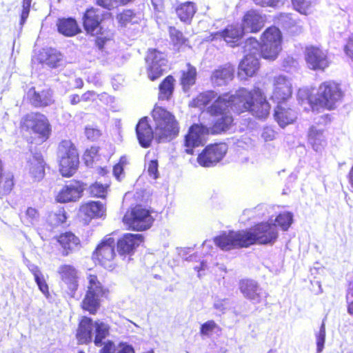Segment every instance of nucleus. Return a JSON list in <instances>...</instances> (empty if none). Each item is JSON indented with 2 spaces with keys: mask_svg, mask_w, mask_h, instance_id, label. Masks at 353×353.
<instances>
[{
  "mask_svg": "<svg viewBox=\"0 0 353 353\" xmlns=\"http://www.w3.org/2000/svg\"><path fill=\"white\" fill-rule=\"evenodd\" d=\"M143 240L141 234L126 233L117 241V251L122 256L130 255Z\"/></svg>",
  "mask_w": 353,
  "mask_h": 353,
  "instance_id": "18",
  "label": "nucleus"
},
{
  "mask_svg": "<svg viewBox=\"0 0 353 353\" xmlns=\"http://www.w3.org/2000/svg\"><path fill=\"white\" fill-rule=\"evenodd\" d=\"M307 141L312 148L316 152H321L327 145L323 130L315 126L310 128Z\"/></svg>",
  "mask_w": 353,
  "mask_h": 353,
  "instance_id": "26",
  "label": "nucleus"
},
{
  "mask_svg": "<svg viewBox=\"0 0 353 353\" xmlns=\"http://www.w3.org/2000/svg\"><path fill=\"white\" fill-rule=\"evenodd\" d=\"M102 14L99 9H88L83 17V23L86 32L92 35H98L101 32Z\"/></svg>",
  "mask_w": 353,
  "mask_h": 353,
  "instance_id": "17",
  "label": "nucleus"
},
{
  "mask_svg": "<svg viewBox=\"0 0 353 353\" xmlns=\"http://www.w3.org/2000/svg\"><path fill=\"white\" fill-rule=\"evenodd\" d=\"M57 272L62 281L65 285L68 294L71 296L78 288V271L72 265L63 264L58 268Z\"/></svg>",
  "mask_w": 353,
  "mask_h": 353,
  "instance_id": "15",
  "label": "nucleus"
},
{
  "mask_svg": "<svg viewBox=\"0 0 353 353\" xmlns=\"http://www.w3.org/2000/svg\"><path fill=\"white\" fill-rule=\"evenodd\" d=\"M278 23L285 29H290L296 26L299 22L294 15L289 13H281L278 17Z\"/></svg>",
  "mask_w": 353,
  "mask_h": 353,
  "instance_id": "41",
  "label": "nucleus"
},
{
  "mask_svg": "<svg viewBox=\"0 0 353 353\" xmlns=\"http://www.w3.org/2000/svg\"><path fill=\"white\" fill-rule=\"evenodd\" d=\"M294 8L301 14L307 15L310 12L312 3L311 0H292Z\"/></svg>",
  "mask_w": 353,
  "mask_h": 353,
  "instance_id": "44",
  "label": "nucleus"
},
{
  "mask_svg": "<svg viewBox=\"0 0 353 353\" xmlns=\"http://www.w3.org/2000/svg\"><path fill=\"white\" fill-rule=\"evenodd\" d=\"M245 31L241 26L239 25L228 26L223 32H216L212 34L211 40L223 38L224 41L230 46L233 47L237 44L242 37Z\"/></svg>",
  "mask_w": 353,
  "mask_h": 353,
  "instance_id": "20",
  "label": "nucleus"
},
{
  "mask_svg": "<svg viewBox=\"0 0 353 353\" xmlns=\"http://www.w3.org/2000/svg\"><path fill=\"white\" fill-rule=\"evenodd\" d=\"M239 288L243 296L254 303L261 302L266 293L259 285L256 281L252 279H243L240 281Z\"/></svg>",
  "mask_w": 353,
  "mask_h": 353,
  "instance_id": "16",
  "label": "nucleus"
},
{
  "mask_svg": "<svg viewBox=\"0 0 353 353\" xmlns=\"http://www.w3.org/2000/svg\"><path fill=\"white\" fill-rule=\"evenodd\" d=\"M230 110L237 113L248 111L255 117L263 119L270 114V105L258 87L251 90L241 88L234 94L225 93L219 96L208 108V112L218 118L210 129L203 124H193L189 128L184 139L186 153L192 154L194 148L203 145L210 132L219 134L228 130L233 122Z\"/></svg>",
  "mask_w": 353,
  "mask_h": 353,
  "instance_id": "1",
  "label": "nucleus"
},
{
  "mask_svg": "<svg viewBox=\"0 0 353 353\" xmlns=\"http://www.w3.org/2000/svg\"><path fill=\"white\" fill-rule=\"evenodd\" d=\"M106 187L101 183H95L90 186V192L93 196L104 197Z\"/></svg>",
  "mask_w": 353,
  "mask_h": 353,
  "instance_id": "48",
  "label": "nucleus"
},
{
  "mask_svg": "<svg viewBox=\"0 0 353 353\" xmlns=\"http://www.w3.org/2000/svg\"><path fill=\"white\" fill-rule=\"evenodd\" d=\"M97 36V37L96 39V45L99 49L102 50L105 42L109 40V38H108L107 36H103V32L102 31Z\"/></svg>",
  "mask_w": 353,
  "mask_h": 353,
  "instance_id": "61",
  "label": "nucleus"
},
{
  "mask_svg": "<svg viewBox=\"0 0 353 353\" xmlns=\"http://www.w3.org/2000/svg\"><path fill=\"white\" fill-rule=\"evenodd\" d=\"M116 350V346L114 343L111 341L105 342L103 347L100 350L99 353H114Z\"/></svg>",
  "mask_w": 353,
  "mask_h": 353,
  "instance_id": "59",
  "label": "nucleus"
},
{
  "mask_svg": "<svg viewBox=\"0 0 353 353\" xmlns=\"http://www.w3.org/2000/svg\"><path fill=\"white\" fill-rule=\"evenodd\" d=\"M143 18V14L141 12H134L133 10H127L124 11L120 17V20L125 25L130 23H138L141 19Z\"/></svg>",
  "mask_w": 353,
  "mask_h": 353,
  "instance_id": "39",
  "label": "nucleus"
},
{
  "mask_svg": "<svg viewBox=\"0 0 353 353\" xmlns=\"http://www.w3.org/2000/svg\"><path fill=\"white\" fill-rule=\"evenodd\" d=\"M243 53L245 55L254 56L256 57H262L261 46L258 40L254 37H250L246 39L243 46Z\"/></svg>",
  "mask_w": 353,
  "mask_h": 353,
  "instance_id": "36",
  "label": "nucleus"
},
{
  "mask_svg": "<svg viewBox=\"0 0 353 353\" xmlns=\"http://www.w3.org/2000/svg\"><path fill=\"white\" fill-rule=\"evenodd\" d=\"M14 185L13 176L7 175L5 177L0 178V194L6 195L12 190Z\"/></svg>",
  "mask_w": 353,
  "mask_h": 353,
  "instance_id": "45",
  "label": "nucleus"
},
{
  "mask_svg": "<svg viewBox=\"0 0 353 353\" xmlns=\"http://www.w3.org/2000/svg\"><path fill=\"white\" fill-rule=\"evenodd\" d=\"M281 33L275 26L268 28L262 35L261 54L265 59H275L281 50Z\"/></svg>",
  "mask_w": 353,
  "mask_h": 353,
  "instance_id": "8",
  "label": "nucleus"
},
{
  "mask_svg": "<svg viewBox=\"0 0 353 353\" xmlns=\"http://www.w3.org/2000/svg\"><path fill=\"white\" fill-rule=\"evenodd\" d=\"M117 353H134V350L132 346L123 345Z\"/></svg>",
  "mask_w": 353,
  "mask_h": 353,
  "instance_id": "64",
  "label": "nucleus"
},
{
  "mask_svg": "<svg viewBox=\"0 0 353 353\" xmlns=\"http://www.w3.org/2000/svg\"><path fill=\"white\" fill-rule=\"evenodd\" d=\"M292 83L285 76L274 78V90L271 99L277 104L285 103L292 96Z\"/></svg>",
  "mask_w": 353,
  "mask_h": 353,
  "instance_id": "13",
  "label": "nucleus"
},
{
  "mask_svg": "<svg viewBox=\"0 0 353 353\" xmlns=\"http://www.w3.org/2000/svg\"><path fill=\"white\" fill-rule=\"evenodd\" d=\"M196 74V68L188 63L187 70L181 72V84L184 92H187L195 83Z\"/></svg>",
  "mask_w": 353,
  "mask_h": 353,
  "instance_id": "34",
  "label": "nucleus"
},
{
  "mask_svg": "<svg viewBox=\"0 0 353 353\" xmlns=\"http://www.w3.org/2000/svg\"><path fill=\"white\" fill-rule=\"evenodd\" d=\"M343 96L344 92L341 85L331 81L322 83L316 96L309 94L305 90H299L298 92L301 104H308L313 112L319 111L320 108L334 110L341 101Z\"/></svg>",
  "mask_w": 353,
  "mask_h": 353,
  "instance_id": "4",
  "label": "nucleus"
},
{
  "mask_svg": "<svg viewBox=\"0 0 353 353\" xmlns=\"http://www.w3.org/2000/svg\"><path fill=\"white\" fill-rule=\"evenodd\" d=\"M286 106L285 103H279L274 110V119L281 128L293 123L296 119V112Z\"/></svg>",
  "mask_w": 353,
  "mask_h": 353,
  "instance_id": "24",
  "label": "nucleus"
},
{
  "mask_svg": "<svg viewBox=\"0 0 353 353\" xmlns=\"http://www.w3.org/2000/svg\"><path fill=\"white\" fill-rule=\"evenodd\" d=\"M108 329L103 323H96L95 326V337L94 343L96 346H101L103 340L108 334Z\"/></svg>",
  "mask_w": 353,
  "mask_h": 353,
  "instance_id": "43",
  "label": "nucleus"
},
{
  "mask_svg": "<svg viewBox=\"0 0 353 353\" xmlns=\"http://www.w3.org/2000/svg\"><path fill=\"white\" fill-rule=\"evenodd\" d=\"M155 123L153 132L148 123L147 117L142 118L137 125L136 133L141 147H150L154 137L159 142L169 141L175 138L179 128L174 115L161 107H154L152 113Z\"/></svg>",
  "mask_w": 353,
  "mask_h": 353,
  "instance_id": "3",
  "label": "nucleus"
},
{
  "mask_svg": "<svg viewBox=\"0 0 353 353\" xmlns=\"http://www.w3.org/2000/svg\"><path fill=\"white\" fill-rule=\"evenodd\" d=\"M259 57L245 55L239 65L238 77L241 80H245L254 76L259 68Z\"/></svg>",
  "mask_w": 353,
  "mask_h": 353,
  "instance_id": "21",
  "label": "nucleus"
},
{
  "mask_svg": "<svg viewBox=\"0 0 353 353\" xmlns=\"http://www.w3.org/2000/svg\"><path fill=\"white\" fill-rule=\"evenodd\" d=\"M29 173L34 181H41L45 175V163L41 153L35 152L28 162Z\"/></svg>",
  "mask_w": 353,
  "mask_h": 353,
  "instance_id": "27",
  "label": "nucleus"
},
{
  "mask_svg": "<svg viewBox=\"0 0 353 353\" xmlns=\"http://www.w3.org/2000/svg\"><path fill=\"white\" fill-rule=\"evenodd\" d=\"M263 17L256 10H252L245 13L241 26L245 32H257L263 28Z\"/></svg>",
  "mask_w": 353,
  "mask_h": 353,
  "instance_id": "22",
  "label": "nucleus"
},
{
  "mask_svg": "<svg viewBox=\"0 0 353 353\" xmlns=\"http://www.w3.org/2000/svg\"><path fill=\"white\" fill-rule=\"evenodd\" d=\"M170 35L174 44L181 45L185 43V38L183 35V33L176 30L175 28H170Z\"/></svg>",
  "mask_w": 353,
  "mask_h": 353,
  "instance_id": "50",
  "label": "nucleus"
},
{
  "mask_svg": "<svg viewBox=\"0 0 353 353\" xmlns=\"http://www.w3.org/2000/svg\"><path fill=\"white\" fill-rule=\"evenodd\" d=\"M66 219L65 210L63 208H60L57 212L50 214L48 221L51 225L55 227L63 223Z\"/></svg>",
  "mask_w": 353,
  "mask_h": 353,
  "instance_id": "42",
  "label": "nucleus"
},
{
  "mask_svg": "<svg viewBox=\"0 0 353 353\" xmlns=\"http://www.w3.org/2000/svg\"><path fill=\"white\" fill-rule=\"evenodd\" d=\"M305 53L306 63L310 69L323 70L328 67L329 62L326 51L312 46L305 48Z\"/></svg>",
  "mask_w": 353,
  "mask_h": 353,
  "instance_id": "14",
  "label": "nucleus"
},
{
  "mask_svg": "<svg viewBox=\"0 0 353 353\" xmlns=\"http://www.w3.org/2000/svg\"><path fill=\"white\" fill-rule=\"evenodd\" d=\"M115 241L112 237H105L96 248L93 256L105 269L112 270L114 268V259L116 256L114 251Z\"/></svg>",
  "mask_w": 353,
  "mask_h": 353,
  "instance_id": "10",
  "label": "nucleus"
},
{
  "mask_svg": "<svg viewBox=\"0 0 353 353\" xmlns=\"http://www.w3.org/2000/svg\"><path fill=\"white\" fill-rule=\"evenodd\" d=\"M57 241L62 248V254L68 256L70 253L78 249L80 241L72 232H65L61 234L58 238Z\"/></svg>",
  "mask_w": 353,
  "mask_h": 353,
  "instance_id": "29",
  "label": "nucleus"
},
{
  "mask_svg": "<svg viewBox=\"0 0 353 353\" xmlns=\"http://www.w3.org/2000/svg\"><path fill=\"white\" fill-rule=\"evenodd\" d=\"M99 148L92 146L90 149L85 150L83 154V159L87 166L92 165L94 161L99 160Z\"/></svg>",
  "mask_w": 353,
  "mask_h": 353,
  "instance_id": "46",
  "label": "nucleus"
},
{
  "mask_svg": "<svg viewBox=\"0 0 353 353\" xmlns=\"http://www.w3.org/2000/svg\"><path fill=\"white\" fill-rule=\"evenodd\" d=\"M132 0H97V3L105 8L110 10L112 8L117 6L118 3L125 5Z\"/></svg>",
  "mask_w": 353,
  "mask_h": 353,
  "instance_id": "47",
  "label": "nucleus"
},
{
  "mask_svg": "<svg viewBox=\"0 0 353 353\" xmlns=\"http://www.w3.org/2000/svg\"><path fill=\"white\" fill-rule=\"evenodd\" d=\"M123 221L129 229L143 231L152 226L154 219L149 210L137 205L126 212Z\"/></svg>",
  "mask_w": 353,
  "mask_h": 353,
  "instance_id": "6",
  "label": "nucleus"
},
{
  "mask_svg": "<svg viewBox=\"0 0 353 353\" xmlns=\"http://www.w3.org/2000/svg\"><path fill=\"white\" fill-rule=\"evenodd\" d=\"M34 281L37 283L39 290L44 294L47 295L48 294V285L46 283V280L45 279V276L43 274H41L38 278L34 279Z\"/></svg>",
  "mask_w": 353,
  "mask_h": 353,
  "instance_id": "55",
  "label": "nucleus"
},
{
  "mask_svg": "<svg viewBox=\"0 0 353 353\" xmlns=\"http://www.w3.org/2000/svg\"><path fill=\"white\" fill-rule=\"evenodd\" d=\"M104 96H106V94H98L94 91L89 90L81 95V99L85 102L94 101L97 98H99L101 100V97Z\"/></svg>",
  "mask_w": 353,
  "mask_h": 353,
  "instance_id": "53",
  "label": "nucleus"
},
{
  "mask_svg": "<svg viewBox=\"0 0 353 353\" xmlns=\"http://www.w3.org/2000/svg\"><path fill=\"white\" fill-rule=\"evenodd\" d=\"M325 340V323L321 325L319 333L316 334V345L318 352H321L324 347Z\"/></svg>",
  "mask_w": 353,
  "mask_h": 353,
  "instance_id": "49",
  "label": "nucleus"
},
{
  "mask_svg": "<svg viewBox=\"0 0 353 353\" xmlns=\"http://www.w3.org/2000/svg\"><path fill=\"white\" fill-rule=\"evenodd\" d=\"M293 220V214L289 212H284L280 213L275 219V222L284 231L288 230L291 225Z\"/></svg>",
  "mask_w": 353,
  "mask_h": 353,
  "instance_id": "40",
  "label": "nucleus"
},
{
  "mask_svg": "<svg viewBox=\"0 0 353 353\" xmlns=\"http://www.w3.org/2000/svg\"><path fill=\"white\" fill-rule=\"evenodd\" d=\"M228 151V145L225 143L208 145L199 154L197 161L203 167L214 166L221 161Z\"/></svg>",
  "mask_w": 353,
  "mask_h": 353,
  "instance_id": "9",
  "label": "nucleus"
},
{
  "mask_svg": "<svg viewBox=\"0 0 353 353\" xmlns=\"http://www.w3.org/2000/svg\"><path fill=\"white\" fill-rule=\"evenodd\" d=\"M148 65V75L151 81H154L160 77L166 70L167 60L165 54L156 50L150 49L145 57Z\"/></svg>",
  "mask_w": 353,
  "mask_h": 353,
  "instance_id": "11",
  "label": "nucleus"
},
{
  "mask_svg": "<svg viewBox=\"0 0 353 353\" xmlns=\"http://www.w3.org/2000/svg\"><path fill=\"white\" fill-rule=\"evenodd\" d=\"M158 167L159 164L157 160H152L148 163V172L150 176L153 179L159 178Z\"/></svg>",
  "mask_w": 353,
  "mask_h": 353,
  "instance_id": "52",
  "label": "nucleus"
},
{
  "mask_svg": "<svg viewBox=\"0 0 353 353\" xmlns=\"http://www.w3.org/2000/svg\"><path fill=\"white\" fill-rule=\"evenodd\" d=\"M40 59L50 68H57L62 64L63 55L56 49H43Z\"/></svg>",
  "mask_w": 353,
  "mask_h": 353,
  "instance_id": "32",
  "label": "nucleus"
},
{
  "mask_svg": "<svg viewBox=\"0 0 353 353\" xmlns=\"http://www.w3.org/2000/svg\"><path fill=\"white\" fill-rule=\"evenodd\" d=\"M27 94L30 103L35 107L48 106L54 102L52 91L50 89L38 92L32 87L28 90Z\"/></svg>",
  "mask_w": 353,
  "mask_h": 353,
  "instance_id": "23",
  "label": "nucleus"
},
{
  "mask_svg": "<svg viewBox=\"0 0 353 353\" xmlns=\"http://www.w3.org/2000/svg\"><path fill=\"white\" fill-rule=\"evenodd\" d=\"M234 76V69L230 67L220 68L213 72L211 81L214 85L221 86L231 81Z\"/></svg>",
  "mask_w": 353,
  "mask_h": 353,
  "instance_id": "30",
  "label": "nucleus"
},
{
  "mask_svg": "<svg viewBox=\"0 0 353 353\" xmlns=\"http://www.w3.org/2000/svg\"><path fill=\"white\" fill-rule=\"evenodd\" d=\"M196 11L195 4L188 1L179 5L176 12L180 20L183 22L189 23Z\"/></svg>",
  "mask_w": 353,
  "mask_h": 353,
  "instance_id": "33",
  "label": "nucleus"
},
{
  "mask_svg": "<svg viewBox=\"0 0 353 353\" xmlns=\"http://www.w3.org/2000/svg\"><path fill=\"white\" fill-rule=\"evenodd\" d=\"M216 93L212 90H208L199 94L192 101L194 106L203 108L206 106L212 100H216Z\"/></svg>",
  "mask_w": 353,
  "mask_h": 353,
  "instance_id": "38",
  "label": "nucleus"
},
{
  "mask_svg": "<svg viewBox=\"0 0 353 353\" xmlns=\"http://www.w3.org/2000/svg\"><path fill=\"white\" fill-rule=\"evenodd\" d=\"M28 269L33 274L34 279L38 278L41 274H43V273L41 272L40 269L37 265H35L34 264H30L28 266Z\"/></svg>",
  "mask_w": 353,
  "mask_h": 353,
  "instance_id": "63",
  "label": "nucleus"
},
{
  "mask_svg": "<svg viewBox=\"0 0 353 353\" xmlns=\"http://www.w3.org/2000/svg\"><path fill=\"white\" fill-rule=\"evenodd\" d=\"M58 157L60 159V172L63 176H72L79 165L77 151L69 140L61 141L59 145Z\"/></svg>",
  "mask_w": 353,
  "mask_h": 353,
  "instance_id": "5",
  "label": "nucleus"
},
{
  "mask_svg": "<svg viewBox=\"0 0 353 353\" xmlns=\"http://www.w3.org/2000/svg\"><path fill=\"white\" fill-rule=\"evenodd\" d=\"M262 137L266 141H271L274 138V132L270 128H265L262 133Z\"/></svg>",
  "mask_w": 353,
  "mask_h": 353,
  "instance_id": "62",
  "label": "nucleus"
},
{
  "mask_svg": "<svg viewBox=\"0 0 353 353\" xmlns=\"http://www.w3.org/2000/svg\"><path fill=\"white\" fill-rule=\"evenodd\" d=\"M21 126L23 130H32L38 135L41 142L47 140L51 132L48 119L38 113H30L25 116L21 121Z\"/></svg>",
  "mask_w": 353,
  "mask_h": 353,
  "instance_id": "7",
  "label": "nucleus"
},
{
  "mask_svg": "<svg viewBox=\"0 0 353 353\" xmlns=\"http://www.w3.org/2000/svg\"><path fill=\"white\" fill-rule=\"evenodd\" d=\"M124 168L116 164L113 168V174L117 181H120L124 177Z\"/></svg>",
  "mask_w": 353,
  "mask_h": 353,
  "instance_id": "60",
  "label": "nucleus"
},
{
  "mask_svg": "<svg viewBox=\"0 0 353 353\" xmlns=\"http://www.w3.org/2000/svg\"><path fill=\"white\" fill-rule=\"evenodd\" d=\"M85 134L88 139L94 141L99 137L100 131L92 127H86L85 129Z\"/></svg>",
  "mask_w": 353,
  "mask_h": 353,
  "instance_id": "57",
  "label": "nucleus"
},
{
  "mask_svg": "<svg viewBox=\"0 0 353 353\" xmlns=\"http://www.w3.org/2000/svg\"><path fill=\"white\" fill-rule=\"evenodd\" d=\"M174 79L169 75L159 85V99L160 100H169L174 91Z\"/></svg>",
  "mask_w": 353,
  "mask_h": 353,
  "instance_id": "35",
  "label": "nucleus"
},
{
  "mask_svg": "<svg viewBox=\"0 0 353 353\" xmlns=\"http://www.w3.org/2000/svg\"><path fill=\"white\" fill-rule=\"evenodd\" d=\"M83 191V188L80 182H71L59 191L56 200L59 203L76 201L81 196Z\"/></svg>",
  "mask_w": 353,
  "mask_h": 353,
  "instance_id": "19",
  "label": "nucleus"
},
{
  "mask_svg": "<svg viewBox=\"0 0 353 353\" xmlns=\"http://www.w3.org/2000/svg\"><path fill=\"white\" fill-rule=\"evenodd\" d=\"M254 2L256 5H259L261 6H272L275 7L278 6L279 4H283L284 3V0H253Z\"/></svg>",
  "mask_w": 353,
  "mask_h": 353,
  "instance_id": "56",
  "label": "nucleus"
},
{
  "mask_svg": "<svg viewBox=\"0 0 353 353\" xmlns=\"http://www.w3.org/2000/svg\"><path fill=\"white\" fill-rule=\"evenodd\" d=\"M32 0H23L20 24L23 25L29 16Z\"/></svg>",
  "mask_w": 353,
  "mask_h": 353,
  "instance_id": "51",
  "label": "nucleus"
},
{
  "mask_svg": "<svg viewBox=\"0 0 353 353\" xmlns=\"http://www.w3.org/2000/svg\"><path fill=\"white\" fill-rule=\"evenodd\" d=\"M216 327V324L214 321H208L201 325L200 334L201 335H209Z\"/></svg>",
  "mask_w": 353,
  "mask_h": 353,
  "instance_id": "54",
  "label": "nucleus"
},
{
  "mask_svg": "<svg viewBox=\"0 0 353 353\" xmlns=\"http://www.w3.org/2000/svg\"><path fill=\"white\" fill-rule=\"evenodd\" d=\"M88 284L85 296L83 301V309H97L99 307L101 298L105 294V289L96 275L90 274L88 277Z\"/></svg>",
  "mask_w": 353,
  "mask_h": 353,
  "instance_id": "12",
  "label": "nucleus"
},
{
  "mask_svg": "<svg viewBox=\"0 0 353 353\" xmlns=\"http://www.w3.org/2000/svg\"><path fill=\"white\" fill-rule=\"evenodd\" d=\"M92 320L83 317L78 325L76 338L79 345L88 344L92 340Z\"/></svg>",
  "mask_w": 353,
  "mask_h": 353,
  "instance_id": "25",
  "label": "nucleus"
},
{
  "mask_svg": "<svg viewBox=\"0 0 353 353\" xmlns=\"http://www.w3.org/2000/svg\"><path fill=\"white\" fill-rule=\"evenodd\" d=\"M343 50L346 56L353 60V34L349 37Z\"/></svg>",
  "mask_w": 353,
  "mask_h": 353,
  "instance_id": "58",
  "label": "nucleus"
},
{
  "mask_svg": "<svg viewBox=\"0 0 353 353\" xmlns=\"http://www.w3.org/2000/svg\"><path fill=\"white\" fill-rule=\"evenodd\" d=\"M22 223L28 226H35L39 221V213L37 209L28 208L24 214L21 216Z\"/></svg>",
  "mask_w": 353,
  "mask_h": 353,
  "instance_id": "37",
  "label": "nucleus"
},
{
  "mask_svg": "<svg viewBox=\"0 0 353 353\" xmlns=\"http://www.w3.org/2000/svg\"><path fill=\"white\" fill-rule=\"evenodd\" d=\"M80 212L90 218L102 217L105 214V209L101 201H88L81 205Z\"/></svg>",
  "mask_w": 353,
  "mask_h": 353,
  "instance_id": "31",
  "label": "nucleus"
},
{
  "mask_svg": "<svg viewBox=\"0 0 353 353\" xmlns=\"http://www.w3.org/2000/svg\"><path fill=\"white\" fill-rule=\"evenodd\" d=\"M57 26L58 32L65 37H71L81 32V28L77 21L72 17L59 19Z\"/></svg>",
  "mask_w": 353,
  "mask_h": 353,
  "instance_id": "28",
  "label": "nucleus"
},
{
  "mask_svg": "<svg viewBox=\"0 0 353 353\" xmlns=\"http://www.w3.org/2000/svg\"><path fill=\"white\" fill-rule=\"evenodd\" d=\"M279 236L274 223H260L246 230L223 232L214 239L215 245L223 251L248 248L254 244H273Z\"/></svg>",
  "mask_w": 353,
  "mask_h": 353,
  "instance_id": "2",
  "label": "nucleus"
}]
</instances>
